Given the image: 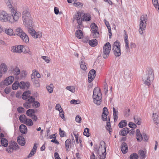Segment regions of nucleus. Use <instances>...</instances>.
<instances>
[{"label": "nucleus", "instance_id": "35", "mask_svg": "<svg viewBox=\"0 0 159 159\" xmlns=\"http://www.w3.org/2000/svg\"><path fill=\"white\" fill-rule=\"evenodd\" d=\"M35 113V111L34 110L30 109L26 111L27 115L30 117H33V115Z\"/></svg>", "mask_w": 159, "mask_h": 159}, {"label": "nucleus", "instance_id": "29", "mask_svg": "<svg viewBox=\"0 0 159 159\" xmlns=\"http://www.w3.org/2000/svg\"><path fill=\"white\" fill-rule=\"evenodd\" d=\"M83 15V21H89L90 20L91 18V16L89 14H84H84Z\"/></svg>", "mask_w": 159, "mask_h": 159}, {"label": "nucleus", "instance_id": "20", "mask_svg": "<svg viewBox=\"0 0 159 159\" xmlns=\"http://www.w3.org/2000/svg\"><path fill=\"white\" fill-rule=\"evenodd\" d=\"M121 149L124 154L126 153L128 151V147L126 143H123L121 146Z\"/></svg>", "mask_w": 159, "mask_h": 159}, {"label": "nucleus", "instance_id": "13", "mask_svg": "<svg viewBox=\"0 0 159 159\" xmlns=\"http://www.w3.org/2000/svg\"><path fill=\"white\" fill-rule=\"evenodd\" d=\"M10 11L11 12L12 17L13 19V20H11L13 21L12 23L14 21H17L20 16L21 14L20 13L16 10L14 8L11 10Z\"/></svg>", "mask_w": 159, "mask_h": 159}, {"label": "nucleus", "instance_id": "17", "mask_svg": "<svg viewBox=\"0 0 159 159\" xmlns=\"http://www.w3.org/2000/svg\"><path fill=\"white\" fill-rule=\"evenodd\" d=\"M0 68L1 70H0V78L2 75V72L4 73H6L7 70L8 68L7 65L4 63H2L0 65Z\"/></svg>", "mask_w": 159, "mask_h": 159}, {"label": "nucleus", "instance_id": "48", "mask_svg": "<svg viewBox=\"0 0 159 159\" xmlns=\"http://www.w3.org/2000/svg\"><path fill=\"white\" fill-rule=\"evenodd\" d=\"M39 79L38 78H36V79H34L32 81L33 82L34 85L36 87H39L40 86V84L39 83Z\"/></svg>", "mask_w": 159, "mask_h": 159}, {"label": "nucleus", "instance_id": "47", "mask_svg": "<svg viewBox=\"0 0 159 159\" xmlns=\"http://www.w3.org/2000/svg\"><path fill=\"white\" fill-rule=\"evenodd\" d=\"M41 58L47 63H49L51 60L50 58L48 56H42L41 57Z\"/></svg>", "mask_w": 159, "mask_h": 159}, {"label": "nucleus", "instance_id": "7", "mask_svg": "<svg viewBox=\"0 0 159 159\" xmlns=\"http://www.w3.org/2000/svg\"><path fill=\"white\" fill-rule=\"evenodd\" d=\"M112 49L116 56L119 57L120 56V44L119 42L116 41L114 43L113 45Z\"/></svg>", "mask_w": 159, "mask_h": 159}, {"label": "nucleus", "instance_id": "54", "mask_svg": "<svg viewBox=\"0 0 159 159\" xmlns=\"http://www.w3.org/2000/svg\"><path fill=\"white\" fill-rule=\"evenodd\" d=\"M28 98V100L27 101V102L31 103L34 102L35 100V99L33 97H29Z\"/></svg>", "mask_w": 159, "mask_h": 159}, {"label": "nucleus", "instance_id": "59", "mask_svg": "<svg viewBox=\"0 0 159 159\" xmlns=\"http://www.w3.org/2000/svg\"><path fill=\"white\" fill-rule=\"evenodd\" d=\"M129 127L132 128H136V125L134 123L129 122Z\"/></svg>", "mask_w": 159, "mask_h": 159}, {"label": "nucleus", "instance_id": "44", "mask_svg": "<svg viewBox=\"0 0 159 159\" xmlns=\"http://www.w3.org/2000/svg\"><path fill=\"white\" fill-rule=\"evenodd\" d=\"M19 84V82L17 81L15 82L12 85V89L13 90L17 89L18 87Z\"/></svg>", "mask_w": 159, "mask_h": 159}, {"label": "nucleus", "instance_id": "10", "mask_svg": "<svg viewBox=\"0 0 159 159\" xmlns=\"http://www.w3.org/2000/svg\"><path fill=\"white\" fill-rule=\"evenodd\" d=\"M18 148L17 143L14 141H11L9 143V146L8 147L6 151L9 153H12L14 150H16Z\"/></svg>", "mask_w": 159, "mask_h": 159}, {"label": "nucleus", "instance_id": "43", "mask_svg": "<svg viewBox=\"0 0 159 159\" xmlns=\"http://www.w3.org/2000/svg\"><path fill=\"white\" fill-rule=\"evenodd\" d=\"M138 153L140 156L141 159H143L145 158V155L144 152L142 150H140L139 151Z\"/></svg>", "mask_w": 159, "mask_h": 159}, {"label": "nucleus", "instance_id": "4", "mask_svg": "<svg viewBox=\"0 0 159 159\" xmlns=\"http://www.w3.org/2000/svg\"><path fill=\"white\" fill-rule=\"evenodd\" d=\"M147 21L148 18L147 15H143L140 17L139 31V34L141 35L143 34V31L145 29Z\"/></svg>", "mask_w": 159, "mask_h": 159}, {"label": "nucleus", "instance_id": "51", "mask_svg": "<svg viewBox=\"0 0 159 159\" xmlns=\"http://www.w3.org/2000/svg\"><path fill=\"white\" fill-rule=\"evenodd\" d=\"M73 4L75 7H79L82 8L83 6L82 3L79 2H76L75 1L74 2Z\"/></svg>", "mask_w": 159, "mask_h": 159}, {"label": "nucleus", "instance_id": "61", "mask_svg": "<svg viewBox=\"0 0 159 159\" xmlns=\"http://www.w3.org/2000/svg\"><path fill=\"white\" fill-rule=\"evenodd\" d=\"M56 109L59 111H61L62 110V109L61 107V106L59 104L56 105Z\"/></svg>", "mask_w": 159, "mask_h": 159}, {"label": "nucleus", "instance_id": "19", "mask_svg": "<svg viewBox=\"0 0 159 159\" xmlns=\"http://www.w3.org/2000/svg\"><path fill=\"white\" fill-rule=\"evenodd\" d=\"M19 129L20 132L23 134H26L27 132V127L24 124H21L20 126Z\"/></svg>", "mask_w": 159, "mask_h": 159}, {"label": "nucleus", "instance_id": "5", "mask_svg": "<svg viewBox=\"0 0 159 159\" xmlns=\"http://www.w3.org/2000/svg\"><path fill=\"white\" fill-rule=\"evenodd\" d=\"M106 145L105 143L102 141L100 143V147L98 150V153L101 159H104L105 158L106 154Z\"/></svg>", "mask_w": 159, "mask_h": 159}, {"label": "nucleus", "instance_id": "22", "mask_svg": "<svg viewBox=\"0 0 159 159\" xmlns=\"http://www.w3.org/2000/svg\"><path fill=\"white\" fill-rule=\"evenodd\" d=\"M17 142L21 146H24L25 143V140L24 138L22 136H19L17 139Z\"/></svg>", "mask_w": 159, "mask_h": 159}, {"label": "nucleus", "instance_id": "41", "mask_svg": "<svg viewBox=\"0 0 159 159\" xmlns=\"http://www.w3.org/2000/svg\"><path fill=\"white\" fill-rule=\"evenodd\" d=\"M134 122L135 123L138 125H140L141 124V119L140 117L134 116Z\"/></svg>", "mask_w": 159, "mask_h": 159}, {"label": "nucleus", "instance_id": "36", "mask_svg": "<svg viewBox=\"0 0 159 159\" xmlns=\"http://www.w3.org/2000/svg\"><path fill=\"white\" fill-rule=\"evenodd\" d=\"M71 144V140L70 139H67L65 142V145L66 151H68Z\"/></svg>", "mask_w": 159, "mask_h": 159}, {"label": "nucleus", "instance_id": "30", "mask_svg": "<svg viewBox=\"0 0 159 159\" xmlns=\"http://www.w3.org/2000/svg\"><path fill=\"white\" fill-rule=\"evenodd\" d=\"M83 59V58H82L81 59L82 60L80 63V66L82 70H85L87 69V67H86L85 62Z\"/></svg>", "mask_w": 159, "mask_h": 159}, {"label": "nucleus", "instance_id": "16", "mask_svg": "<svg viewBox=\"0 0 159 159\" xmlns=\"http://www.w3.org/2000/svg\"><path fill=\"white\" fill-rule=\"evenodd\" d=\"M96 71L93 69L90 70L88 74V82L91 83L94 79L96 76Z\"/></svg>", "mask_w": 159, "mask_h": 159}, {"label": "nucleus", "instance_id": "52", "mask_svg": "<svg viewBox=\"0 0 159 159\" xmlns=\"http://www.w3.org/2000/svg\"><path fill=\"white\" fill-rule=\"evenodd\" d=\"M136 138L137 141L140 142L143 139V134L141 135V134H140L136 135Z\"/></svg>", "mask_w": 159, "mask_h": 159}, {"label": "nucleus", "instance_id": "45", "mask_svg": "<svg viewBox=\"0 0 159 159\" xmlns=\"http://www.w3.org/2000/svg\"><path fill=\"white\" fill-rule=\"evenodd\" d=\"M152 3L156 9L158 8L159 10V4H158V0H152Z\"/></svg>", "mask_w": 159, "mask_h": 159}, {"label": "nucleus", "instance_id": "23", "mask_svg": "<svg viewBox=\"0 0 159 159\" xmlns=\"http://www.w3.org/2000/svg\"><path fill=\"white\" fill-rule=\"evenodd\" d=\"M129 132V129L127 127L121 129L119 132L120 135L125 136Z\"/></svg>", "mask_w": 159, "mask_h": 159}, {"label": "nucleus", "instance_id": "37", "mask_svg": "<svg viewBox=\"0 0 159 159\" xmlns=\"http://www.w3.org/2000/svg\"><path fill=\"white\" fill-rule=\"evenodd\" d=\"M127 123L125 120H121L118 126L120 128H122L126 126Z\"/></svg>", "mask_w": 159, "mask_h": 159}, {"label": "nucleus", "instance_id": "39", "mask_svg": "<svg viewBox=\"0 0 159 159\" xmlns=\"http://www.w3.org/2000/svg\"><path fill=\"white\" fill-rule=\"evenodd\" d=\"M158 113L157 112L156 113H153L152 114V118L153 119V120L154 121L155 123H156L157 124H158V123L157 122V119L158 118Z\"/></svg>", "mask_w": 159, "mask_h": 159}, {"label": "nucleus", "instance_id": "11", "mask_svg": "<svg viewBox=\"0 0 159 159\" xmlns=\"http://www.w3.org/2000/svg\"><path fill=\"white\" fill-rule=\"evenodd\" d=\"M14 77L11 76L6 78L0 84V86L3 87L4 85L7 86L11 84L14 80Z\"/></svg>", "mask_w": 159, "mask_h": 159}, {"label": "nucleus", "instance_id": "55", "mask_svg": "<svg viewBox=\"0 0 159 159\" xmlns=\"http://www.w3.org/2000/svg\"><path fill=\"white\" fill-rule=\"evenodd\" d=\"M81 118L79 115L77 116L75 118V120L78 123H81Z\"/></svg>", "mask_w": 159, "mask_h": 159}, {"label": "nucleus", "instance_id": "60", "mask_svg": "<svg viewBox=\"0 0 159 159\" xmlns=\"http://www.w3.org/2000/svg\"><path fill=\"white\" fill-rule=\"evenodd\" d=\"M40 106L39 103L38 101L35 102L33 104V106L35 108L39 107Z\"/></svg>", "mask_w": 159, "mask_h": 159}, {"label": "nucleus", "instance_id": "15", "mask_svg": "<svg viewBox=\"0 0 159 159\" xmlns=\"http://www.w3.org/2000/svg\"><path fill=\"white\" fill-rule=\"evenodd\" d=\"M22 20L32 18L28 8L26 7L25 8L22 12Z\"/></svg>", "mask_w": 159, "mask_h": 159}, {"label": "nucleus", "instance_id": "9", "mask_svg": "<svg viewBox=\"0 0 159 159\" xmlns=\"http://www.w3.org/2000/svg\"><path fill=\"white\" fill-rule=\"evenodd\" d=\"M0 21L2 22H13V21L11 20L10 17L9 16L8 14L3 10H0Z\"/></svg>", "mask_w": 159, "mask_h": 159}, {"label": "nucleus", "instance_id": "62", "mask_svg": "<svg viewBox=\"0 0 159 159\" xmlns=\"http://www.w3.org/2000/svg\"><path fill=\"white\" fill-rule=\"evenodd\" d=\"M143 139L142 140L143 141H147L148 139V137L146 134H143Z\"/></svg>", "mask_w": 159, "mask_h": 159}, {"label": "nucleus", "instance_id": "50", "mask_svg": "<svg viewBox=\"0 0 159 159\" xmlns=\"http://www.w3.org/2000/svg\"><path fill=\"white\" fill-rule=\"evenodd\" d=\"M129 158L130 159H138V156L137 154L134 153L131 155Z\"/></svg>", "mask_w": 159, "mask_h": 159}, {"label": "nucleus", "instance_id": "1", "mask_svg": "<svg viewBox=\"0 0 159 159\" xmlns=\"http://www.w3.org/2000/svg\"><path fill=\"white\" fill-rule=\"evenodd\" d=\"M23 24L25 26L28 28V31L31 35L35 39L40 38L42 36L41 32H36L33 28L34 24L32 18L23 20Z\"/></svg>", "mask_w": 159, "mask_h": 159}, {"label": "nucleus", "instance_id": "53", "mask_svg": "<svg viewBox=\"0 0 159 159\" xmlns=\"http://www.w3.org/2000/svg\"><path fill=\"white\" fill-rule=\"evenodd\" d=\"M125 48L126 51L128 52L129 51V41H125Z\"/></svg>", "mask_w": 159, "mask_h": 159}, {"label": "nucleus", "instance_id": "34", "mask_svg": "<svg viewBox=\"0 0 159 159\" xmlns=\"http://www.w3.org/2000/svg\"><path fill=\"white\" fill-rule=\"evenodd\" d=\"M1 142L2 146L4 147H7L8 145V141L7 140L3 137H2L1 138Z\"/></svg>", "mask_w": 159, "mask_h": 159}, {"label": "nucleus", "instance_id": "63", "mask_svg": "<svg viewBox=\"0 0 159 159\" xmlns=\"http://www.w3.org/2000/svg\"><path fill=\"white\" fill-rule=\"evenodd\" d=\"M102 114H108V111L106 107H104L103 109V112Z\"/></svg>", "mask_w": 159, "mask_h": 159}, {"label": "nucleus", "instance_id": "28", "mask_svg": "<svg viewBox=\"0 0 159 159\" xmlns=\"http://www.w3.org/2000/svg\"><path fill=\"white\" fill-rule=\"evenodd\" d=\"M84 14L83 11L80 10L74 16V18L75 19H79L81 18V16Z\"/></svg>", "mask_w": 159, "mask_h": 159}, {"label": "nucleus", "instance_id": "25", "mask_svg": "<svg viewBox=\"0 0 159 159\" xmlns=\"http://www.w3.org/2000/svg\"><path fill=\"white\" fill-rule=\"evenodd\" d=\"M76 37L78 39H81L83 37V34L82 31L80 30L76 31L75 34Z\"/></svg>", "mask_w": 159, "mask_h": 159}, {"label": "nucleus", "instance_id": "58", "mask_svg": "<svg viewBox=\"0 0 159 159\" xmlns=\"http://www.w3.org/2000/svg\"><path fill=\"white\" fill-rule=\"evenodd\" d=\"M104 93L105 94H106L108 91V89L107 85L106 82L105 83L104 86Z\"/></svg>", "mask_w": 159, "mask_h": 159}, {"label": "nucleus", "instance_id": "64", "mask_svg": "<svg viewBox=\"0 0 159 159\" xmlns=\"http://www.w3.org/2000/svg\"><path fill=\"white\" fill-rule=\"evenodd\" d=\"M108 114H102V118L103 120L106 121L107 120V116Z\"/></svg>", "mask_w": 159, "mask_h": 159}, {"label": "nucleus", "instance_id": "49", "mask_svg": "<svg viewBox=\"0 0 159 159\" xmlns=\"http://www.w3.org/2000/svg\"><path fill=\"white\" fill-rule=\"evenodd\" d=\"M66 89L73 93H75V88L73 86H67Z\"/></svg>", "mask_w": 159, "mask_h": 159}, {"label": "nucleus", "instance_id": "24", "mask_svg": "<svg viewBox=\"0 0 159 159\" xmlns=\"http://www.w3.org/2000/svg\"><path fill=\"white\" fill-rule=\"evenodd\" d=\"M5 33L10 36H15V34L14 33L13 30L11 28L6 29L5 30Z\"/></svg>", "mask_w": 159, "mask_h": 159}, {"label": "nucleus", "instance_id": "40", "mask_svg": "<svg viewBox=\"0 0 159 159\" xmlns=\"http://www.w3.org/2000/svg\"><path fill=\"white\" fill-rule=\"evenodd\" d=\"M24 124L27 126H31L33 125L34 123L31 119L27 118Z\"/></svg>", "mask_w": 159, "mask_h": 159}, {"label": "nucleus", "instance_id": "26", "mask_svg": "<svg viewBox=\"0 0 159 159\" xmlns=\"http://www.w3.org/2000/svg\"><path fill=\"white\" fill-rule=\"evenodd\" d=\"M113 116L115 122H116L118 118V112L114 107L113 108Z\"/></svg>", "mask_w": 159, "mask_h": 159}, {"label": "nucleus", "instance_id": "18", "mask_svg": "<svg viewBox=\"0 0 159 159\" xmlns=\"http://www.w3.org/2000/svg\"><path fill=\"white\" fill-rule=\"evenodd\" d=\"M30 85V83L29 82H26L25 83L23 81L20 82L19 84V86L20 89H28Z\"/></svg>", "mask_w": 159, "mask_h": 159}, {"label": "nucleus", "instance_id": "2", "mask_svg": "<svg viewBox=\"0 0 159 159\" xmlns=\"http://www.w3.org/2000/svg\"><path fill=\"white\" fill-rule=\"evenodd\" d=\"M154 79L153 70L151 69H149L143 77V80L144 83L148 86L152 84Z\"/></svg>", "mask_w": 159, "mask_h": 159}, {"label": "nucleus", "instance_id": "38", "mask_svg": "<svg viewBox=\"0 0 159 159\" xmlns=\"http://www.w3.org/2000/svg\"><path fill=\"white\" fill-rule=\"evenodd\" d=\"M5 1L10 10L14 8L11 4L12 0H5Z\"/></svg>", "mask_w": 159, "mask_h": 159}, {"label": "nucleus", "instance_id": "12", "mask_svg": "<svg viewBox=\"0 0 159 159\" xmlns=\"http://www.w3.org/2000/svg\"><path fill=\"white\" fill-rule=\"evenodd\" d=\"M90 27L93 37L94 38L98 37L99 36V33L97 25L94 23H92L90 25Z\"/></svg>", "mask_w": 159, "mask_h": 159}, {"label": "nucleus", "instance_id": "27", "mask_svg": "<svg viewBox=\"0 0 159 159\" xmlns=\"http://www.w3.org/2000/svg\"><path fill=\"white\" fill-rule=\"evenodd\" d=\"M30 91H27L24 92L22 96V98L24 100L30 97Z\"/></svg>", "mask_w": 159, "mask_h": 159}, {"label": "nucleus", "instance_id": "33", "mask_svg": "<svg viewBox=\"0 0 159 159\" xmlns=\"http://www.w3.org/2000/svg\"><path fill=\"white\" fill-rule=\"evenodd\" d=\"M89 43L90 46L93 47L96 46L98 44L97 40L96 39H93L89 40Z\"/></svg>", "mask_w": 159, "mask_h": 159}, {"label": "nucleus", "instance_id": "42", "mask_svg": "<svg viewBox=\"0 0 159 159\" xmlns=\"http://www.w3.org/2000/svg\"><path fill=\"white\" fill-rule=\"evenodd\" d=\"M46 88L49 93H52L53 91V85L52 84H51L47 86Z\"/></svg>", "mask_w": 159, "mask_h": 159}, {"label": "nucleus", "instance_id": "56", "mask_svg": "<svg viewBox=\"0 0 159 159\" xmlns=\"http://www.w3.org/2000/svg\"><path fill=\"white\" fill-rule=\"evenodd\" d=\"M30 104L31 103L27 101L26 102L24 103L23 106L26 108L28 109L31 107Z\"/></svg>", "mask_w": 159, "mask_h": 159}, {"label": "nucleus", "instance_id": "3", "mask_svg": "<svg viewBox=\"0 0 159 159\" xmlns=\"http://www.w3.org/2000/svg\"><path fill=\"white\" fill-rule=\"evenodd\" d=\"M93 102L98 105H100L102 102V93L100 89L96 87L93 92Z\"/></svg>", "mask_w": 159, "mask_h": 159}, {"label": "nucleus", "instance_id": "57", "mask_svg": "<svg viewBox=\"0 0 159 159\" xmlns=\"http://www.w3.org/2000/svg\"><path fill=\"white\" fill-rule=\"evenodd\" d=\"M17 111L20 113H22L24 112V108L22 107H19L17 108Z\"/></svg>", "mask_w": 159, "mask_h": 159}, {"label": "nucleus", "instance_id": "46", "mask_svg": "<svg viewBox=\"0 0 159 159\" xmlns=\"http://www.w3.org/2000/svg\"><path fill=\"white\" fill-rule=\"evenodd\" d=\"M83 134L87 137H89L90 136L89 129L88 128H86L84 129Z\"/></svg>", "mask_w": 159, "mask_h": 159}, {"label": "nucleus", "instance_id": "8", "mask_svg": "<svg viewBox=\"0 0 159 159\" xmlns=\"http://www.w3.org/2000/svg\"><path fill=\"white\" fill-rule=\"evenodd\" d=\"M111 45L109 42H107L103 46L102 56L104 58H107L109 56L111 49Z\"/></svg>", "mask_w": 159, "mask_h": 159}, {"label": "nucleus", "instance_id": "31", "mask_svg": "<svg viewBox=\"0 0 159 159\" xmlns=\"http://www.w3.org/2000/svg\"><path fill=\"white\" fill-rule=\"evenodd\" d=\"M12 72L14 75H18L20 74V70L19 67H16L13 68L12 70Z\"/></svg>", "mask_w": 159, "mask_h": 159}, {"label": "nucleus", "instance_id": "6", "mask_svg": "<svg viewBox=\"0 0 159 159\" xmlns=\"http://www.w3.org/2000/svg\"><path fill=\"white\" fill-rule=\"evenodd\" d=\"M15 34L19 36L22 41L26 43L29 41V38L28 35L23 31L20 28H17L15 31Z\"/></svg>", "mask_w": 159, "mask_h": 159}, {"label": "nucleus", "instance_id": "14", "mask_svg": "<svg viewBox=\"0 0 159 159\" xmlns=\"http://www.w3.org/2000/svg\"><path fill=\"white\" fill-rule=\"evenodd\" d=\"M11 51L13 52L21 53L25 52V48L23 45L13 46L11 48Z\"/></svg>", "mask_w": 159, "mask_h": 159}, {"label": "nucleus", "instance_id": "21", "mask_svg": "<svg viewBox=\"0 0 159 159\" xmlns=\"http://www.w3.org/2000/svg\"><path fill=\"white\" fill-rule=\"evenodd\" d=\"M37 148V144L36 143H35L34 144L33 149L31 151L30 153L28 155V157H30L33 156L35 154L36 152Z\"/></svg>", "mask_w": 159, "mask_h": 159}, {"label": "nucleus", "instance_id": "32", "mask_svg": "<svg viewBox=\"0 0 159 159\" xmlns=\"http://www.w3.org/2000/svg\"><path fill=\"white\" fill-rule=\"evenodd\" d=\"M27 119L26 116L23 114L20 115L19 117L20 122L23 124L24 123Z\"/></svg>", "mask_w": 159, "mask_h": 159}]
</instances>
